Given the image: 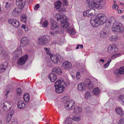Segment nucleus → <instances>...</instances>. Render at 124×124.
Segmentation results:
<instances>
[{"label":"nucleus","mask_w":124,"mask_h":124,"mask_svg":"<svg viewBox=\"0 0 124 124\" xmlns=\"http://www.w3.org/2000/svg\"><path fill=\"white\" fill-rule=\"evenodd\" d=\"M107 19V17L104 15L100 14L96 16L94 19H91L90 23L93 27H97L98 26V24L101 25L103 24Z\"/></svg>","instance_id":"1"},{"label":"nucleus","mask_w":124,"mask_h":124,"mask_svg":"<svg viewBox=\"0 0 124 124\" xmlns=\"http://www.w3.org/2000/svg\"><path fill=\"white\" fill-rule=\"evenodd\" d=\"M65 84L64 81L62 78L56 81L54 84L56 93H62L64 90V85Z\"/></svg>","instance_id":"2"},{"label":"nucleus","mask_w":124,"mask_h":124,"mask_svg":"<svg viewBox=\"0 0 124 124\" xmlns=\"http://www.w3.org/2000/svg\"><path fill=\"white\" fill-rule=\"evenodd\" d=\"M124 29L123 24L120 23L115 22L113 24L112 27V31L123 32Z\"/></svg>","instance_id":"3"},{"label":"nucleus","mask_w":124,"mask_h":124,"mask_svg":"<svg viewBox=\"0 0 124 124\" xmlns=\"http://www.w3.org/2000/svg\"><path fill=\"white\" fill-rule=\"evenodd\" d=\"M50 40V37L47 35L41 36L38 39V42L39 45H43L48 43Z\"/></svg>","instance_id":"4"},{"label":"nucleus","mask_w":124,"mask_h":124,"mask_svg":"<svg viewBox=\"0 0 124 124\" xmlns=\"http://www.w3.org/2000/svg\"><path fill=\"white\" fill-rule=\"evenodd\" d=\"M13 103L11 102L6 101H2L1 102V106L5 111H7L10 109L12 107Z\"/></svg>","instance_id":"5"},{"label":"nucleus","mask_w":124,"mask_h":124,"mask_svg":"<svg viewBox=\"0 0 124 124\" xmlns=\"http://www.w3.org/2000/svg\"><path fill=\"white\" fill-rule=\"evenodd\" d=\"M74 104V102L73 100H69L66 101L64 104L65 108L68 110H71Z\"/></svg>","instance_id":"6"},{"label":"nucleus","mask_w":124,"mask_h":124,"mask_svg":"<svg viewBox=\"0 0 124 124\" xmlns=\"http://www.w3.org/2000/svg\"><path fill=\"white\" fill-rule=\"evenodd\" d=\"M110 34L109 30L107 29V28L106 27L101 32L100 36L102 38H106L108 37Z\"/></svg>","instance_id":"7"},{"label":"nucleus","mask_w":124,"mask_h":124,"mask_svg":"<svg viewBox=\"0 0 124 124\" xmlns=\"http://www.w3.org/2000/svg\"><path fill=\"white\" fill-rule=\"evenodd\" d=\"M28 56L26 55L20 57L17 61L18 65H21L24 64L28 59Z\"/></svg>","instance_id":"8"},{"label":"nucleus","mask_w":124,"mask_h":124,"mask_svg":"<svg viewBox=\"0 0 124 124\" xmlns=\"http://www.w3.org/2000/svg\"><path fill=\"white\" fill-rule=\"evenodd\" d=\"M95 13V10L93 9H88L83 13L84 17L94 15Z\"/></svg>","instance_id":"9"},{"label":"nucleus","mask_w":124,"mask_h":124,"mask_svg":"<svg viewBox=\"0 0 124 124\" xmlns=\"http://www.w3.org/2000/svg\"><path fill=\"white\" fill-rule=\"evenodd\" d=\"M21 44L23 47H27L29 44V40L26 37H22L21 40Z\"/></svg>","instance_id":"10"},{"label":"nucleus","mask_w":124,"mask_h":124,"mask_svg":"<svg viewBox=\"0 0 124 124\" xmlns=\"http://www.w3.org/2000/svg\"><path fill=\"white\" fill-rule=\"evenodd\" d=\"M51 23V29L52 31L58 29V25L56 22L54 20L51 19L50 20Z\"/></svg>","instance_id":"11"},{"label":"nucleus","mask_w":124,"mask_h":124,"mask_svg":"<svg viewBox=\"0 0 124 124\" xmlns=\"http://www.w3.org/2000/svg\"><path fill=\"white\" fill-rule=\"evenodd\" d=\"M8 22L9 23L11 24L15 28H17L19 25V22L15 19H9L8 20Z\"/></svg>","instance_id":"12"},{"label":"nucleus","mask_w":124,"mask_h":124,"mask_svg":"<svg viewBox=\"0 0 124 124\" xmlns=\"http://www.w3.org/2000/svg\"><path fill=\"white\" fill-rule=\"evenodd\" d=\"M84 83L86 87L89 89H92L94 86V85L91 83L90 79H89L88 78L86 79L85 82Z\"/></svg>","instance_id":"13"},{"label":"nucleus","mask_w":124,"mask_h":124,"mask_svg":"<svg viewBox=\"0 0 124 124\" xmlns=\"http://www.w3.org/2000/svg\"><path fill=\"white\" fill-rule=\"evenodd\" d=\"M62 67L65 69L70 70L72 64L71 63L68 61H65L63 63Z\"/></svg>","instance_id":"14"},{"label":"nucleus","mask_w":124,"mask_h":124,"mask_svg":"<svg viewBox=\"0 0 124 124\" xmlns=\"http://www.w3.org/2000/svg\"><path fill=\"white\" fill-rule=\"evenodd\" d=\"M117 51V49L113 45H109L108 48V52L112 54L115 52H116Z\"/></svg>","instance_id":"15"},{"label":"nucleus","mask_w":124,"mask_h":124,"mask_svg":"<svg viewBox=\"0 0 124 124\" xmlns=\"http://www.w3.org/2000/svg\"><path fill=\"white\" fill-rule=\"evenodd\" d=\"M60 57V56H59L57 58V57L55 55H51L50 58L56 64L58 62V59L60 61L62 60V57H61L60 59H59V57Z\"/></svg>","instance_id":"16"},{"label":"nucleus","mask_w":124,"mask_h":124,"mask_svg":"<svg viewBox=\"0 0 124 124\" xmlns=\"http://www.w3.org/2000/svg\"><path fill=\"white\" fill-rule=\"evenodd\" d=\"M57 78L56 74L54 73H50L48 76V78L52 82H54L55 81Z\"/></svg>","instance_id":"17"},{"label":"nucleus","mask_w":124,"mask_h":124,"mask_svg":"<svg viewBox=\"0 0 124 124\" xmlns=\"http://www.w3.org/2000/svg\"><path fill=\"white\" fill-rule=\"evenodd\" d=\"M8 66V63L7 62H4L0 66V72H3L7 68Z\"/></svg>","instance_id":"18"},{"label":"nucleus","mask_w":124,"mask_h":124,"mask_svg":"<svg viewBox=\"0 0 124 124\" xmlns=\"http://www.w3.org/2000/svg\"><path fill=\"white\" fill-rule=\"evenodd\" d=\"M56 17L57 18V20L58 22L61 21V22L64 20L65 17V14L62 15L59 13L57 14L56 16Z\"/></svg>","instance_id":"19"},{"label":"nucleus","mask_w":124,"mask_h":124,"mask_svg":"<svg viewBox=\"0 0 124 124\" xmlns=\"http://www.w3.org/2000/svg\"><path fill=\"white\" fill-rule=\"evenodd\" d=\"M26 0H16V4L19 7H23L25 4Z\"/></svg>","instance_id":"20"},{"label":"nucleus","mask_w":124,"mask_h":124,"mask_svg":"<svg viewBox=\"0 0 124 124\" xmlns=\"http://www.w3.org/2000/svg\"><path fill=\"white\" fill-rule=\"evenodd\" d=\"M86 87L84 83H81L78 84V89L80 91H83L86 89Z\"/></svg>","instance_id":"21"},{"label":"nucleus","mask_w":124,"mask_h":124,"mask_svg":"<svg viewBox=\"0 0 124 124\" xmlns=\"http://www.w3.org/2000/svg\"><path fill=\"white\" fill-rule=\"evenodd\" d=\"M14 111L13 110H11V112H10L6 117V120L8 122H9L12 118V115H13Z\"/></svg>","instance_id":"22"},{"label":"nucleus","mask_w":124,"mask_h":124,"mask_svg":"<svg viewBox=\"0 0 124 124\" xmlns=\"http://www.w3.org/2000/svg\"><path fill=\"white\" fill-rule=\"evenodd\" d=\"M82 110V108L81 107L76 106L74 108L73 112L76 114H80Z\"/></svg>","instance_id":"23"},{"label":"nucleus","mask_w":124,"mask_h":124,"mask_svg":"<svg viewBox=\"0 0 124 124\" xmlns=\"http://www.w3.org/2000/svg\"><path fill=\"white\" fill-rule=\"evenodd\" d=\"M25 105L24 102L23 101H19L17 103L18 108L19 109H23L25 107Z\"/></svg>","instance_id":"24"},{"label":"nucleus","mask_w":124,"mask_h":124,"mask_svg":"<svg viewBox=\"0 0 124 124\" xmlns=\"http://www.w3.org/2000/svg\"><path fill=\"white\" fill-rule=\"evenodd\" d=\"M61 26L63 28L66 29L69 27L70 23L69 22L64 20L61 22Z\"/></svg>","instance_id":"25"},{"label":"nucleus","mask_w":124,"mask_h":124,"mask_svg":"<svg viewBox=\"0 0 124 124\" xmlns=\"http://www.w3.org/2000/svg\"><path fill=\"white\" fill-rule=\"evenodd\" d=\"M52 71L56 73L58 75H61L62 72L61 69L59 67H55L53 68Z\"/></svg>","instance_id":"26"},{"label":"nucleus","mask_w":124,"mask_h":124,"mask_svg":"<svg viewBox=\"0 0 124 124\" xmlns=\"http://www.w3.org/2000/svg\"><path fill=\"white\" fill-rule=\"evenodd\" d=\"M90 5L92 8H98L100 7L99 5H98V4H97L94 0L91 1Z\"/></svg>","instance_id":"27"},{"label":"nucleus","mask_w":124,"mask_h":124,"mask_svg":"<svg viewBox=\"0 0 124 124\" xmlns=\"http://www.w3.org/2000/svg\"><path fill=\"white\" fill-rule=\"evenodd\" d=\"M22 53V52L21 47L19 46L17 47L15 52L13 53V54H15L18 55L21 54Z\"/></svg>","instance_id":"28"},{"label":"nucleus","mask_w":124,"mask_h":124,"mask_svg":"<svg viewBox=\"0 0 124 124\" xmlns=\"http://www.w3.org/2000/svg\"><path fill=\"white\" fill-rule=\"evenodd\" d=\"M23 99L24 101L26 102H28L29 101L30 96L28 93H25L23 95Z\"/></svg>","instance_id":"29"},{"label":"nucleus","mask_w":124,"mask_h":124,"mask_svg":"<svg viewBox=\"0 0 124 124\" xmlns=\"http://www.w3.org/2000/svg\"><path fill=\"white\" fill-rule=\"evenodd\" d=\"M73 119L70 117H69L67 118L65 120L64 124H72Z\"/></svg>","instance_id":"30"},{"label":"nucleus","mask_w":124,"mask_h":124,"mask_svg":"<svg viewBox=\"0 0 124 124\" xmlns=\"http://www.w3.org/2000/svg\"><path fill=\"white\" fill-rule=\"evenodd\" d=\"M20 11L19 9L17 8H15L12 12V15L14 17H16L18 15Z\"/></svg>","instance_id":"31"},{"label":"nucleus","mask_w":124,"mask_h":124,"mask_svg":"<svg viewBox=\"0 0 124 124\" xmlns=\"http://www.w3.org/2000/svg\"><path fill=\"white\" fill-rule=\"evenodd\" d=\"M118 124H124V113L122 114L120 119L118 121Z\"/></svg>","instance_id":"32"},{"label":"nucleus","mask_w":124,"mask_h":124,"mask_svg":"<svg viewBox=\"0 0 124 124\" xmlns=\"http://www.w3.org/2000/svg\"><path fill=\"white\" fill-rule=\"evenodd\" d=\"M118 99L122 104L124 105V95H120L118 97Z\"/></svg>","instance_id":"33"},{"label":"nucleus","mask_w":124,"mask_h":124,"mask_svg":"<svg viewBox=\"0 0 124 124\" xmlns=\"http://www.w3.org/2000/svg\"><path fill=\"white\" fill-rule=\"evenodd\" d=\"M67 31L70 34L73 35L76 33V32L74 30L72 27H70L67 29Z\"/></svg>","instance_id":"34"},{"label":"nucleus","mask_w":124,"mask_h":124,"mask_svg":"<svg viewBox=\"0 0 124 124\" xmlns=\"http://www.w3.org/2000/svg\"><path fill=\"white\" fill-rule=\"evenodd\" d=\"M61 2L60 1H57L55 3V7L56 9H58L60 8L61 7Z\"/></svg>","instance_id":"35"},{"label":"nucleus","mask_w":124,"mask_h":124,"mask_svg":"<svg viewBox=\"0 0 124 124\" xmlns=\"http://www.w3.org/2000/svg\"><path fill=\"white\" fill-rule=\"evenodd\" d=\"M100 90L98 88H94L93 91V93L96 95H98L100 93Z\"/></svg>","instance_id":"36"},{"label":"nucleus","mask_w":124,"mask_h":124,"mask_svg":"<svg viewBox=\"0 0 124 124\" xmlns=\"http://www.w3.org/2000/svg\"><path fill=\"white\" fill-rule=\"evenodd\" d=\"M58 30L55 31V32H51L50 33V34L52 35H56V34L60 33L61 31L62 33V31H63V30H60V29H59L58 28Z\"/></svg>","instance_id":"37"},{"label":"nucleus","mask_w":124,"mask_h":124,"mask_svg":"<svg viewBox=\"0 0 124 124\" xmlns=\"http://www.w3.org/2000/svg\"><path fill=\"white\" fill-rule=\"evenodd\" d=\"M14 88V87L11 84L8 85L6 87L7 89L8 90H10V91L13 90Z\"/></svg>","instance_id":"38"},{"label":"nucleus","mask_w":124,"mask_h":124,"mask_svg":"<svg viewBox=\"0 0 124 124\" xmlns=\"http://www.w3.org/2000/svg\"><path fill=\"white\" fill-rule=\"evenodd\" d=\"M116 112L119 114H121L123 112L122 109L120 108H116Z\"/></svg>","instance_id":"39"},{"label":"nucleus","mask_w":124,"mask_h":124,"mask_svg":"<svg viewBox=\"0 0 124 124\" xmlns=\"http://www.w3.org/2000/svg\"><path fill=\"white\" fill-rule=\"evenodd\" d=\"M21 20L23 22H25L26 20V16L25 14H23L21 16Z\"/></svg>","instance_id":"40"},{"label":"nucleus","mask_w":124,"mask_h":124,"mask_svg":"<svg viewBox=\"0 0 124 124\" xmlns=\"http://www.w3.org/2000/svg\"><path fill=\"white\" fill-rule=\"evenodd\" d=\"M118 73L121 74H124V67H122L119 68L118 70Z\"/></svg>","instance_id":"41"},{"label":"nucleus","mask_w":124,"mask_h":124,"mask_svg":"<svg viewBox=\"0 0 124 124\" xmlns=\"http://www.w3.org/2000/svg\"><path fill=\"white\" fill-rule=\"evenodd\" d=\"M72 119L73 120L77 121H79L81 120L80 117L77 116H74Z\"/></svg>","instance_id":"42"},{"label":"nucleus","mask_w":124,"mask_h":124,"mask_svg":"<svg viewBox=\"0 0 124 124\" xmlns=\"http://www.w3.org/2000/svg\"><path fill=\"white\" fill-rule=\"evenodd\" d=\"M118 37L116 36H112L109 38V40H111L116 41Z\"/></svg>","instance_id":"43"},{"label":"nucleus","mask_w":124,"mask_h":124,"mask_svg":"<svg viewBox=\"0 0 124 124\" xmlns=\"http://www.w3.org/2000/svg\"><path fill=\"white\" fill-rule=\"evenodd\" d=\"M16 92L17 95H20L22 93V90L21 88H18L17 89Z\"/></svg>","instance_id":"44"},{"label":"nucleus","mask_w":124,"mask_h":124,"mask_svg":"<svg viewBox=\"0 0 124 124\" xmlns=\"http://www.w3.org/2000/svg\"><path fill=\"white\" fill-rule=\"evenodd\" d=\"M11 124H17V120L16 118H13L12 119Z\"/></svg>","instance_id":"45"},{"label":"nucleus","mask_w":124,"mask_h":124,"mask_svg":"<svg viewBox=\"0 0 124 124\" xmlns=\"http://www.w3.org/2000/svg\"><path fill=\"white\" fill-rule=\"evenodd\" d=\"M48 22L47 21L45 20L43 23L42 26L44 27H46L48 26Z\"/></svg>","instance_id":"46"},{"label":"nucleus","mask_w":124,"mask_h":124,"mask_svg":"<svg viewBox=\"0 0 124 124\" xmlns=\"http://www.w3.org/2000/svg\"><path fill=\"white\" fill-rule=\"evenodd\" d=\"M121 55V54L119 53L116 54L112 55L111 57L112 59L115 58Z\"/></svg>","instance_id":"47"},{"label":"nucleus","mask_w":124,"mask_h":124,"mask_svg":"<svg viewBox=\"0 0 124 124\" xmlns=\"http://www.w3.org/2000/svg\"><path fill=\"white\" fill-rule=\"evenodd\" d=\"M112 7L113 9L116 10H118V6L116 4H114L113 5Z\"/></svg>","instance_id":"48"},{"label":"nucleus","mask_w":124,"mask_h":124,"mask_svg":"<svg viewBox=\"0 0 124 124\" xmlns=\"http://www.w3.org/2000/svg\"><path fill=\"white\" fill-rule=\"evenodd\" d=\"M2 56L5 58V59L8 58V56L7 53L5 52H4L2 54Z\"/></svg>","instance_id":"49"},{"label":"nucleus","mask_w":124,"mask_h":124,"mask_svg":"<svg viewBox=\"0 0 124 124\" xmlns=\"http://www.w3.org/2000/svg\"><path fill=\"white\" fill-rule=\"evenodd\" d=\"M81 77L80 73L79 72H78L76 73V78L77 79L79 80L80 79Z\"/></svg>","instance_id":"50"},{"label":"nucleus","mask_w":124,"mask_h":124,"mask_svg":"<svg viewBox=\"0 0 124 124\" xmlns=\"http://www.w3.org/2000/svg\"><path fill=\"white\" fill-rule=\"evenodd\" d=\"M94 1L96 2L97 4L99 5L100 7H101V5L100 4V3L102 2L103 1L102 0H94Z\"/></svg>","instance_id":"51"},{"label":"nucleus","mask_w":124,"mask_h":124,"mask_svg":"<svg viewBox=\"0 0 124 124\" xmlns=\"http://www.w3.org/2000/svg\"><path fill=\"white\" fill-rule=\"evenodd\" d=\"M11 4L10 3H9L8 2H7L5 5V7L8 8H9L11 6Z\"/></svg>","instance_id":"52"},{"label":"nucleus","mask_w":124,"mask_h":124,"mask_svg":"<svg viewBox=\"0 0 124 124\" xmlns=\"http://www.w3.org/2000/svg\"><path fill=\"white\" fill-rule=\"evenodd\" d=\"M90 96V93L89 92H88L85 94V98L86 99H87Z\"/></svg>","instance_id":"53"},{"label":"nucleus","mask_w":124,"mask_h":124,"mask_svg":"<svg viewBox=\"0 0 124 124\" xmlns=\"http://www.w3.org/2000/svg\"><path fill=\"white\" fill-rule=\"evenodd\" d=\"M10 92H11V91H10V90H8L7 89L5 93V95L6 96V98L7 97L8 95Z\"/></svg>","instance_id":"54"},{"label":"nucleus","mask_w":124,"mask_h":124,"mask_svg":"<svg viewBox=\"0 0 124 124\" xmlns=\"http://www.w3.org/2000/svg\"><path fill=\"white\" fill-rule=\"evenodd\" d=\"M63 4L64 6H67L68 5V3L67 0H63Z\"/></svg>","instance_id":"55"},{"label":"nucleus","mask_w":124,"mask_h":124,"mask_svg":"<svg viewBox=\"0 0 124 124\" xmlns=\"http://www.w3.org/2000/svg\"><path fill=\"white\" fill-rule=\"evenodd\" d=\"M17 55H13V60H16L18 59L19 57Z\"/></svg>","instance_id":"56"},{"label":"nucleus","mask_w":124,"mask_h":124,"mask_svg":"<svg viewBox=\"0 0 124 124\" xmlns=\"http://www.w3.org/2000/svg\"><path fill=\"white\" fill-rule=\"evenodd\" d=\"M65 9L64 8H62L61 9L59 10V12H64L65 11Z\"/></svg>","instance_id":"57"},{"label":"nucleus","mask_w":124,"mask_h":124,"mask_svg":"<svg viewBox=\"0 0 124 124\" xmlns=\"http://www.w3.org/2000/svg\"><path fill=\"white\" fill-rule=\"evenodd\" d=\"M39 7V4H37L35 6L34 8V9L35 10H36Z\"/></svg>","instance_id":"58"},{"label":"nucleus","mask_w":124,"mask_h":124,"mask_svg":"<svg viewBox=\"0 0 124 124\" xmlns=\"http://www.w3.org/2000/svg\"><path fill=\"white\" fill-rule=\"evenodd\" d=\"M3 48L0 46V54H1L3 53Z\"/></svg>","instance_id":"59"},{"label":"nucleus","mask_w":124,"mask_h":124,"mask_svg":"<svg viewBox=\"0 0 124 124\" xmlns=\"http://www.w3.org/2000/svg\"><path fill=\"white\" fill-rule=\"evenodd\" d=\"M109 65L107 63L104 64V67L105 68H107L109 66Z\"/></svg>","instance_id":"60"},{"label":"nucleus","mask_w":124,"mask_h":124,"mask_svg":"<svg viewBox=\"0 0 124 124\" xmlns=\"http://www.w3.org/2000/svg\"><path fill=\"white\" fill-rule=\"evenodd\" d=\"M46 53L47 54L49 55L50 56L51 55H52L50 53V52L49 50L46 51Z\"/></svg>","instance_id":"61"},{"label":"nucleus","mask_w":124,"mask_h":124,"mask_svg":"<svg viewBox=\"0 0 124 124\" xmlns=\"http://www.w3.org/2000/svg\"><path fill=\"white\" fill-rule=\"evenodd\" d=\"M22 28H23L24 29H25L26 28V26L25 25L23 24L22 25Z\"/></svg>","instance_id":"62"},{"label":"nucleus","mask_w":124,"mask_h":124,"mask_svg":"<svg viewBox=\"0 0 124 124\" xmlns=\"http://www.w3.org/2000/svg\"><path fill=\"white\" fill-rule=\"evenodd\" d=\"M111 60L109 59L107 63L109 65L110 63L111 62Z\"/></svg>","instance_id":"63"},{"label":"nucleus","mask_w":124,"mask_h":124,"mask_svg":"<svg viewBox=\"0 0 124 124\" xmlns=\"http://www.w3.org/2000/svg\"><path fill=\"white\" fill-rule=\"evenodd\" d=\"M80 45L79 44H78L77 45V47H76V49H78L79 48V47L80 46Z\"/></svg>","instance_id":"64"}]
</instances>
